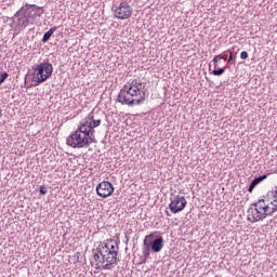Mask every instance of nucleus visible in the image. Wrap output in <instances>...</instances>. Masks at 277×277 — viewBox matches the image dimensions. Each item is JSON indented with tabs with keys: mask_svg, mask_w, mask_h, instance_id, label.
<instances>
[{
	"mask_svg": "<svg viewBox=\"0 0 277 277\" xmlns=\"http://www.w3.org/2000/svg\"><path fill=\"white\" fill-rule=\"evenodd\" d=\"M146 81L136 78L130 80L122 89L119 91L117 96V102L121 105H128V107H135V105H143L146 102Z\"/></svg>",
	"mask_w": 277,
	"mask_h": 277,
	"instance_id": "nucleus-1",
	"label": "nucleus"
},
{
	"mask_svg": "<svg viewBox=\"0 0 277 277\" xmlns=\"http://www.w3.org/2000/svg\"><path fill=\"white\" fill-rule=\"evenodd\" d=\"M159 232L150 233L145 236L143 240V261L142 263H146L148 259H150V250L151 252H161L163 250V236H158Z\"/></svg>",
	"mask_w": 277,
	"mask_h": 277,
	"instance_id": "nucleus-2",
	"label": "nucleus"
},
{
	"mask_svg": "<svg viewBox=\"0 0 277 277\" xmlns=\"http://www.w3.org/2000/svg\"><path fill=\"white\" fill-rule=\"evenodd\" d=\"M102 248V254H104V259L107 260V264L102 266V269H111L118 265V252L120 247L118 246V241L110 239L107 242H103L100 245Z\"/></svg>",
	"mask_w": 277,
	"mask_h": 277,
	"instance_id": "nucleus-3",
	"label": "nucleus"
},
{
	"mask_svg": "<svg viewBox=\"0 0 277 277\" xmlns=\"http://www.w3.org/2000/svg\"><path fill=\"white\" fill-rule=\"evenodd\" d=\"M261 202H265V196L262 199H259L256 202L251 203V207L248 209V213L252 215L251 222H261L265 217L274 215L272 209L269 210V205L261 206Z\"/></svg>",
	"mask_w": 277,
	"mask_h": 277,
	"instance_id": "nucleus-4",
	"label": "nucleus"
},
{
	"mask_svg": "<svg viewBox=\"0 0 277 277\" xmlns=\"http://www.w3.org/2000/svg\"><path fill=\"white\" fill-rule=\"evenodd\" d=\"M53 75V64L49 63V58L44 60L43 63L37 65V68H34L32 81L35 83H44L47 79H51Z\"/></svg>",
	"mask_w": 277,
	"mask_h": 277,
	"instance_id": "nucleus-5",
	"label": "nucleus"
},
{
	"mask_svg": "<svg viewBox=\"0 0 277 277\" xmlns=\"http://www.w3.org/2000/svg\"><path fill=\"white\" fill-rule=\"evenodd\" d=\"M90 144L88 137L77 130L67 137V146L71 148H89Z\"/></svg>",
	"mask_w": 277,
	"mask_h": 277,
	"instance_id": "nucleus-6",
	"label": "nucleus"
},
{
	"mask_svg": "<svg viewBox=\"0 0 277 277\" xmlns=\"http://www.w3.org/2000/svg\"><path fill=\"white\" fill-rule=\"evenodd\" d=\"M31 18V11L27 13V6H22L13 16V23H15L18 29H26Z\"/></svg>",
	"mask_w": 277,
	"mask_h": 277,
	"instance_id": "nucleus-7",
	"label": "nucleus"
},
{
	"mask_svg": "<svg viewBox=\"0 0 277 277\" xmlns=\"http://www.w3.org/2000/svg\"><path fill=\"white\" fill-rule=\"evenodd\" d=\"M116 18L119 21H127V18H131V14H133V9L129 5V2L124 1L116 6L114 10Z\"/></svg>",
	"mask_w": 277,
	"mask_h": 277,
	"instance_id": "nucleus-8",
	"label": "nucleus"
},
{
	"mask_svg": "<svg viewBox=\"0 0 277 277\" xmlns=\"http://www.w3.org/2000/svg\"><path fill=\"white\" fill-rule=\"evenodd\" d=\"M92 252L94 259V262H91L92 267H95V269H104L103 265H107V259H105V254L103 253V247L100 245L96 249H93Z\"/></svg>",
	"mask_w": 277,
	"mask_h": 277,
	"instance_id": "nucleus-9",
	"label": "nucleus"
},
{
	"mask_svg": "<svg viewBox=\"0 0 277 277\" xmlns=\"http://www.w3.org/2000/svg\"><path fill=\"white\" fill-rule=\"evenodd\" d=\"M187 207V199L184 196L177 195L169 203L171 213H181Z\"/></svg>",
	"mask_w": 277,
	"mask_h": 277,
	"instance_id": "nucleus-10",
	"label": "nucleus"
},
{
	"mask_svg": "<svg viewBox=\"0 0 277 277\" xmlns=\"http://www.w3.org/2000/svg\"><path fill=\"white\" fill-rule=\"evenodd\" d=\"M96 194L101 198H109L114 194V185L110 182L104 181L96 186Z\"/></svg>",
	"mask_w": 277,
	"mask_h": 277,
	"instance_id": "nucleus-11",
	"label": "nucleus"
},
{
	"mask_svg": "<svg viewBox=\"0 0 277 277\" xmlns=\"http://www.w3.org/2000/svg\"><path fill=\"white\" fill-rule=\"evenodd\" d=\"M89 127H90V121H88V119H84L83 121L80 122V126L76 131L78 133H82L87 137H90V134H88Z\"/></svg>",
	"mask_w": 277,
	"mask_h": 277,
	"instance_id": "nucleus-12",
	"label": "nucleus"
},
{
	"mask_svg": "<svg viewBox=\"0 0 277 277\" xmlns=\"http://www.w3.org/2000/svg\"><path fill=\"white\" fill-rule=\"evenodd\" d=\"M25 5H26V10H29V8H34L36 10V12L30 14V18L34 16H42V14H44V8L42 6H38L36 4H29V3H26Z\"/></svg>",
	"mask_w": 277,
	"mask_h": 277,
	"instance_id": "nucleus-13",
	"label": "nucleus"
},
{
	"mask_svg": "<svg viewBox=\"0 0 277 277\" xmlns=\"http://www.w3.org/2000/svg\"><path fill=\"white\" fill-rule=\"evenodd\" d=\"M88 135L89 136H87V140H89V143L90 144H96V137L94 136V133H95V130L94 129H96V127H93L92 126V122H90L89 121V127H88Z\"/></svg>",
	"mask_w": 277,
	"mask_h": 277,
	"instance_id": "nucleus-14",
	"label": "nucleus"
},
{
	"mask_svg": "<svg viewBox=\"0 0 277 277\" xmlns=\"http://www.w3.org/2000/svg\"><path fill=\"white\" fill-rule=\"evenodd\" d=\"M269 194L273 198V201H271V205L273 206L272 213H276V211H277V186L275 187V190L268 192L266 194V196L269 197Z\"/></svg>",
	"mask_w": 277,
	"mask_h": 277,
	"instance_id": "nucleus-15",
	"label": "nucleus"
},
{
	"mask_svg": "<svg viewBox=\"0 0 277 277\" xmlns=\"http://www.w3.org/2000/svg\"><path fill=\"white\" fill-rule=\"evenodd\" d=\"M89 120L91 122H94V120H101V118H105V113L103 111H91L88 116Z\"/></svg>",
	"mask_w": 277,
	"mask_h": 277,
	"instance_id": "nucleus-16",
	"label": "nucleus"
},
{
	"mask_svg": "<svg viewBox=\"0 0 277 277\" xmlns=\"http://www.w3.org/2000/svg\"><path fill=\"white\" fill-rule=\"evenodd\" d=\"M55 31H57V26H54L52 28L49 29V31L44 32L41 42H49V40H51V36H53V34H55Z\"/></svg>",
	"mask_w": 277,
	"mask_h": 277,
	"instance_id": "nucleus-17",
	"label": "nucleus"
},
{
	"mask_svg": "<svg viewBox=\"0 0 277 277\" xmlns=\"http://www.w3.org/2000/svg\"><path fill=\"white\" fill-rule=\"evenodd\" d=\"M226 53L229 54L227 64H233V61L237 58V52H234L233 50H226Z\"/></svg>",
	"mask_w": 277,
	"mask_h": 277,
	"instance_id": "nucleus-18",
	"label": "nucleus"
},
{
	"mask_svg": "<svg viewBox=\"0 0 277 277\" xmlns=\"http://www.w3.org/2000/svg\"><path fill=\"white\" fill-rule=\"evenodd\" d=\"M226 68H228V65H226L223 68L214 69L212 71V75H214V77H220V76L224 75V72H226Z\"/></svg>",
	"mask_w": 277,
	"mask_h": 277,
	"instance_id": "nucleus-19",
	"label": "nucleus"
},
{
	"mask_svg": "<svg viewBox=\"0 0 277 277\" xmlns=\"http://www.w3.org/2000/svg\"><path fill=\"white\" fill-rule=\"evenodd\" d=\"M256 185H259V182H256V180L254 179L249 185V188H248L249 194H252L254 192V188L256 187Z\"/></svg>",
	"mask_w": 277,
	"mask_h": 277,
	"instance_id": "nucleus-20",
	"label": "nucleus"
},
{
	"mask_svg": "<svg viewBox=\"0 0 277 277\" xmlns=\"http://www.w3.org/2000/svg\"><path fill=\"white\" fill-rule=\"evenodd\" d=\"M267 176H269V173L268 174H263V175H260V176L255 177V181L258 182V185L260 183H263V181H265L267 179Z\"/></svg>",
	"mask_w": 277,
	"mask_h": 277,
	"instance_id": "nucleus-21",
	"label": "nucleus"
},
{
	"mask_svg": "<svg viewBox=\"0 0 277 277\" xmlns=\"http://www.w3.org/2000/svg\"><path fill=\"white\" fill-rule=\"evenodd\" d=\"M9 75L6 71H3L1 75H0V85L1 83H3L5 81V79H8Z\"/></svg>",
	"mask_w": 277,
	"mask_h": 277,
	"instance_id": "nucleus-22",
	"label": "nucleus"
},
{
	"mask_svg": "<svg viewBox=\"0 0 277 277\" xmlns=\"http://www.w3.org/2000/svg\"><path fill=\"white\" fill-rule=\"evenodd\" d=\"M39 194L41 196H45V194H47V186H40L39 187Z\"/></svg>",
	"mask_w": 277,
	"mask_h": 277,
	"instance_id": "nucleus-23",
	"label": "nucleus"
},
{
	"mask_svg": "<svg viewBox=\"0 0 277 277\" xmlns=\"http://www.w3.org/2000/svg\"><path fill=\"white\" fill-rule=\"evenodd\" d=\"M222 60H224L225 62H228V52L224 51L222 54Z\"/></svg>",
	"mask_w": 277,
	"mask_h": 277,
	"instance_id": "nucleus-24",
	"label": "nucleus"
},
{
	"mask_svg": "<svg viewBox=\"0 0 277 277\" xmlns=\"http://www.w3.org/2000/svg\"><path fill=\"white\" fill-rule=\"evenodd\" d=\"M222 57H224V56H222V55L219 54V55L214 56V58H213L212 62H213L214 64H217V63L220 62V60H222Z\"/></svg>",
	"mask_w": 277,
	"mask_h": 277,
	"instance_id": "nucleus-25",
	"label": "nucleus"
},
{
	"mask_svg": "<svg viewBox=\"0 0 277 277\" xmlns=\"http://www.w3.org/2000/svg\"><path fill=\"white\" fill-rule=\"evenodd\" d=\"M240 58H241V60H248V53H247L246 51H242V52L240 53Z\"/></svg>",
	"mask_w": 277,
	"mask_h": 277,
	"instance_id": "nucleus-26",
	"label": "nucleus"
},
{
	"mask_svg": "<svg viewBox=\"0 0 277 277\" xmlns=\"http://www.w3.org/2000/svg\"><path fill=\"white\" fill-rule=\"evenodd\" d=\"M93 122V126L92 127H101V119H95Z\"/></svg>",
	"mask_w": 277,
	"mask_h": 277,
	"instance_id": "nucleus-27",
	"label": "nucleus"
},
{
	"mask_svg": "<svg viewBox=\"0 0 277 277\" xmlns=\"http://www.w3.org/2000/svg\"><path fill=\"white\" fill-rule=\"evenodd\" d=\"M124 238H126V245H128L130 240L129 235L126 234Z\"/></svg>",
	"mask_w": 277,
	"mask_h": 277,
	"instance_id": "nucleus-28",
	"label": "nucleus"
},
{
	"mask_svg": "<svg viewBox=\"0 0 277 277\" xmlns=\"http://www.w3.org/2000/svg\"><path fill=\"white\" fill-rule=\"evenodd\" d=\"M166 215H168V217H170V212H169V211H166Z\"/></svg>",
	"mask_w": 277,
	"mask_h": 277,
	"instance_id": "nucleus-29",
	"label": "nucleus"
},
{
	"mask_svg": "<svg viewBox=\"0 0 277 277\" xmlns=\"http://www.w3.org/2000/svg\"><path fill=\"white\" fill-rule=\"evenodd\" d=\"M261 207H265V202H261Z\"/></svg>",
	"mask_w": 277,
	"mask_h": 277,
	"instance_id": "nucleus-30",
	"label": "nucleus"
},
{
	"mask_svg": "<svg viewBox=\"0 0 277 277\" xmlns=\"http://www.w3.org/2000/svg\"><path fill=\"white\" fill-rule=\"evenodd\" d=\"M3 114L1 113V109H0V118H2Z\"/></svg>",
	"mask_w": 277,
	"mask_h": 277,
	"instance_id": "nucleus-31",
	"label": "nucleus"
}]
</instances>
